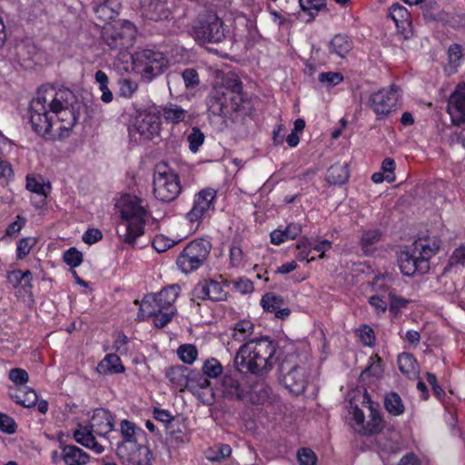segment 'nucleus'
<instances>
[{
	"label": "nucleus",
	"instance_id": "obj_1",
	"mask_svg": "<svg viewBox=\"0 0 465 465\" xmlns=\"http://www.w3.org/2000/svg\"><path fill=\"white\" fill-rule=\"evenodd\" d=\"M82 107V102L69 88L42 86L29 105L32 129L48 140L66 138L77 124Z\"/></svg>",
	"mask_w": 465,
	"mask_h": 465
},
{
	"label": "nucleus",
	"instance_id": "obj_2",
	"mask_svg": "<svg viewBox=\"0 0 465 465\" xmlns=\"http://www.w3.org/2000/svg\"><path fill=\"white\" fill-rule=\"evenodd\" d=\"M277 343L268 336L252 339L242 343L237 351L233 362L240 371L249 372L262 378L273 368Z\"/></svg>",
	"mask_w": 465,
	"mask_h": 465
},
{
	"label": "nucleus",
	"instance_id": "obj_29",
	"mask_svg": "<svg viewBox=\"0 0 465 465\" xmlns=\"http://www.w3.org/2000/svg\"><path fill=\"white\" fill-rule=\"evenodd\" d=\"M11 398L25 408L35 406L37 402L36 392L27 386L18 387L14 392H10Z\"/></svg>",
	"mask_w": 465,
	"mask_h": 465
},
{
	"label": "nucleus",
	"instance_id": "obj_62",
	"mask_svg": "<svg viewBox=\"0 0 465 465\" xmlns=\"http://www.w3.org/2000/svg\"><path fill=\"white\" fill-rule=\"evenodd\" d=\"M382 173L385 174V179L389 183L395 181V162L391 158H385L381 163Z\"/></svg>",
	"mask_w": 465,
	"mask_h": 465
},
{
	"label": "nucleus",
	"instance_id": "obj_63",
	"mask_svg": "<svg viewBox=\"0 0 465 465\" xmlns=\"http://www.w3.org/2000/svg\"><path fill=\"white\" fill-rule=\"evenodd\" d=\"M449 63L456 67L462 56L461 46L458 44H453L449 47L448 50Z\"/></svg>",
	"mask_w": 465,
	"mask_h": 465
},
{
	"label": "nucleus",
	"instance_id": "obj_43",
	"mask_svg": "<svg viewBox=\"0 0 465 465\" xmlns=\"http://www.w3.org/2000/svg\"><path fill=\"white\" fill-rule=\"evenodd\" d=\"M369 303L374 309L376 314L382 315L389 308L388 296L382 293H376L369 298Z\"/></svg>",
	"mask_w": 465,
	"mask_h": 465
},
{
	"label": "nucleus",
	"instance_id": "obj_36",
	"mask_svg": "<svg viewBox=\"0 0 465 465\" xmlns=\"http://www.w3.org/2000/svg\"><path fill=\"white\" fill-rule=\"evenodd\" d=\"M384 406L387 411L398 416L404 412V405L400 395L396 392H390L385 396Z\"/></svg>",
	"mask_w": 465,
	"mask_h": 465
},
{
	"label": "nucleus",
	"instance_id": "obj_59",
	"mask_svg": "<svg viewBox=\"0 0 465 465\" xmlns=\"http://www.w3.org/2000/svg\"><path fill=\"white\" fill-rule=\"evenodd\" d=\"M343 80V76L341 73L327 72L319 74V81L322 84H328L329 86H334L340 84Z\"/></svg>",
	"mask_w": 465,
	"mask_h": 465
},
{
	"label": "nucleus",
	"instance_id": "obj_49",
	"mask_svg": "<svg viewBox=\"0 0 465 465\" xmlns=\"http://www.w3.org/2000/svg\"><path fill=\"white\" fill-rule=\"evenodd\" d=\"M370 361L371 363L367 368H365L361 374L362 379H364V377L367 375L378 378L382 373V369L381 366V360L380 357H378V355L371 357Z\"/></svg>",
	"mask_w": 465,
	"mask_h": 465
},
{
	"label": "nucleus",
	"instance_id": "obj_14",
	"mask_svg": "<svg viewBox=\"0 0 465 465\" xmlns=\"http://www.w3.org/2000/svg\"><path fill=\"white\" fill-rule=\"evenodd\" d=\"M398 101L397 88L392 85L390 90H380L372 94L369 98V105L377 114V118L389 114L395 110Z\"/></svg>",
	"mask_w": 465,
	"mask_h": 465
},
{
	"label": "nucleus",
	"instance_id": "obj_47",
	"mask_svg": "<svg viewBox=\"0 0 465 465\" xmlns=\"http://www.w3.org/2000/svg\"><path fill=\"white\" fill-rule=\"evenodd\" d=\"M369 410L371 411V419L366 423V435L367 434H373L378 433L381 431L382 426H381V418L380 416V413L378 411L373 409L372 406H369Z\"/></svg>",
	"mask_w": 465,
	"mask_h": 465
},
{
	"label": "nucleus",
	"instance_id": "obj_55",
	"mask_svg": "<svg viewBox=\"0 0 465 465\" xmlns=\"http://www.w3.org/2000/svg\"><path fill=\"white\" fill-rule=\"evenodd\" d=\"M373 287L376 293H382L389 297L390 292H395L390 284V279L386 276H379L374 279Z\"/></svg>",
	"mask_w": 465,
	"mask_h": 465
},
{
	"label": "nucleus",
	"instance_id": "obj_6",
	"mask_svg": "<svg viewBox=\"0 0 465 465\" xmlns=\"http://www.w3.org/2000/svg\"><path fill=\"white\" fill-rule=\"evenodd\" d=\"M190 33L199 45H205L223 42L228 29L215 13L206 12L193 21Z\"/></svg>",
	"mask_w": 465,
	"mask_h": 465
},
{
	"label": "nucleus",
	"instance_id": "obj_11",
	"mask_svg": "<svg viewBox=\"0 0 465 465\" xmlns=\"http://www.w3.org/2000/svg\"><path fill=\"white\" fill-rule=\"evenodd\" d=\"M182 186L177 173L165 164H158L153 174L154 197L164 203L175 200L181 193Z\"/></svg>",
	"mask_w": 465,
	"mask_h": 465
},
{
	"label": "nucleus",
	"instance_id": "obj_42",
	"mask_svg": "<svg viewBox=\"0 0 465 465\" xmlns=\"http://www.w3.org/2000/svg\"><path fill=\"white\" fill-rule=\"evenodd\" d=\"M26 189L32 192L34 194L37 193H48L50 186H46L41 176L35 177L28 174L26 176Z\"/></svg>",
	"mask_w": 465,
	"mask_h": 465
},
{
	"label": "nucleus",
	"instance_id": "obj_8",
	"mask_svg": "<svg viewBox=\"0 0 465 465\" xmlns=\"http://www.w3.org/2000/svg\"><path fill=\"white\" fill-rule=\"evenodd\" d=\"M134 68L146 82L162 74L169 65L166 55L153 49H143L132 54Z\"/></svg>",
	"mask_w": 465,
	"mask_h": 465
},
{
	"label": "nucleus",
	"instance_id": "obj_17",
	"mask_svg": "<svg viewBox=\"0 0 465 465\" xmlns=\"http://www.w3.org/2000/svg\"><path fill=\"white\" fill-rule=\"evenodd\" d=\"M162 119L160 112L144 111L136 117L134 128L144 139H152L161 131Z\"/></svg>",
	"mask_w": 465,
	"mask_h": 465
},
{
	"label": "nucleus",
	"instance_id": "obj_38",
	"mask_svg": "<svg viewBox=\"0 0 465 465\" xmlns=\"http://www.w3.org/2000/svg\"><path fill=\"white\" fill-rule=\"evenodd\" d=\"M302 12L308 15L307 23L312 21L318 12L325 6L324 0H299Z\"/></svg>",
	"mask_w": 465,
	"mask_h": 465
},
{
	"label": "nucleus",
	"instance_id": "obj_7",
	"mask_svg": "<svg viewBox=\"0 0 465 465\" xmlns=\"http://www.w3.org/2000/svg\"><path fill=\"white\" fill-rule=\"evenodd\" d=\"M309 365L295 353H288L280 362V373L285 387L294 394H301L308 384Z\"/></svg>",
	"mask_w": 465,
	"mask_h": 465
},
{
	"label": "nucleus",
	"instance_id": "obj_16",
	"mask_svg": "<svg viewBox=\"0 0 465 465\" xmlns=\"http://www.w3.org/2000/svg\"><path fill=\"white\" fill-rule=\"evenodd\" d=\"M242 102V94H219L217 92L209 101V109L213 114L227 115L240 110Z\"/></svg>",
	"mask_w": 465,
	"mask_h": 465
},
{
	"label": "nucleus",
	"instance_id": "obj_13",
	"mask_svg": "<svg viewBox=\"0 0 465 465\" xmlns=\"http://www.w3.org/2000/svg\"><path fill=\"white\" fill-rule=\"evenodd\" d=\"M135 39L134 25L129 21H124L119 30L106 31L104 33V40L111 50L123 51L131 47Z\"/></svg>",
	"mask_w": 465,
	"mask_h": 465
},
{
	"label": "nucleus",
	"instance_id": "obj_39",
	"mask_svg": "<svg viewBox=\"0 0 465 465\" xmlns=\"http://www.w3.org/2000/svg\"><path fill=\"white\" fill-rule=\"evenodd\" d=\"M390 16L395 22L397 27H404V25H410V14L401 5L396 3L390 8Z\"/></svg>",
	"mask_w": 465,
	"mask_h": 465
},
{
	"label": "nucleus",
	"instance_id": "obj_22",
	"mask_svg": "<svg viewBox=\"0 0 465 465\" xmlns=\"http://www.w3.org/2000/svg\"><path fill=\"white\" fill-rule=\"evenodd\" d=\"M284 300L272 292L265 293L261 300L263 310L274 313L275 317L281 320H285L291 313L289 308H282Z\"/></svg>",
	"mask_w": 465,
	"mask_h": 465
},
{
	"label": "nucleus",
	"instance_id": "obj_41",
	"mask_svg": "<svg viewBox=\"0 0 465 465\" xmlns=\"http://www.w3.org/2000/svg\"><path fill=\"white\" fill-rule=\"evenodd\" d=\"M177 355L183 362L192 364L197 359L198 350L193 344H183L178 347Z\"/></svg>",
	"mask_w": 465,
	"mask_h": 465
},
{
	"label": "nucleus",
	"instance_id": "obj_51",
	"mask_svg": "<svg viewBox=\"0 0 465 465\" xmlns=\"http://www.w3.org/2000/svg\"><path fill=\"white\" fill-rule=\"evenodd\" d=\"M8 378L19 387H23L28 382L29 375L24 369L14 368L9 371Z\"/></svg>",
	"mask_w": 465,
	"mask_h": 465
},
{
	"label": "nucleus",
	"instance_id": "obj_53",
	"mask_svg": "<svg viewBox=\"0 0 465 465\" xmlns=\"http://www.w3.org/2000/svg\"><path fill=\"white\" fill-rule=\"evenodd\" d=\"M36 241L32 237H25L21 239L17 243L16 256L18 259H24L31 251L32 247L35 244Z\"/></svg>",
	"mask_w": 465,
	"mask_h": 465
},
{
	"label": "nucleus",
	"instance_id": "obj_61",
	"mask_svg": "<svg viewBox=\"0 0 465 465\" xmlns=\"http://www.w3.org/2000/svg\"><path fill=\"white\" fill-rule=\"evenodd\" d=\"M450 267L454 265H465V243L455 249L448 262Z\"/></svg>",
	"mask_w": 465,
	"mask_h": 465
},
{
	"label": "nucleus",
	"instance_id": "obj_4",
	"mask_svg": "<svg viewBox=\"0 0 465 465\" xmlns=\"http://www.w3.org/2000/svg\"><path fill=\"white\" fill-rule=\"evenodd\" d=\"M143 203L142 199L132 195L122 199L120 210L122 222L117 233L127 243L134 244L135 240L144 232L149 213Z\"/></svg>",
	"mask_w": 465,
	"mask_h": 465
},
{
	"label": "nucleus",
	"instance_id": "obj_57",
	"mask_svg": "<svg viewBox=\"0 0 465 465\" xmlns=\"http://www.w3.org/2000/svg\"><path fill=\"white\" fill-rule=\"evenodd\" d=\"M175 242L164 235H157L153 241V247L157 252H163L173 247Z\"/></svg>",
	"mask_w": 465,
	"mask_h": 465
},
{
	"label": "nucleus",
	"instance_id": "obj_34",
	"mask_svg": "<svg viewBox=\"0 0 465 465\" xmlns=\"http://www.w3.org/2000/svg\"><path fill=\"white\" fill-rule=\"evenodd\" d=\"M97 370L100 373H121L124 371L121 360L116 354H107L98 364Z\"/></svg>",
	"mask_w": 465,
	"mask_h": 465
},
{
	"label": "nucleus",
	"instance_id": "obj_23",
	"mask_svg": "<svg viewBox=\"0 0 465 465\" xmlns=\"http://www.w3.org/2000/svg\"><path fill=\"white\" fill-rule=\"evenodd\" d=\"M121 6L120 0H97L94 12L99 20L109 23L119 14Z\"/></svg>",
	"mask_w": 465,
	"mask_h": 465
},
{
	"label": "nucleus",
	"instance_id": "obj_32",
	"mask_svg": "<svg viewBox=\"0 0 465 465\" xmlns=\"http://www.w3.org/2000/svg\"><path fill=\"white\" fill-rule=\"evenodd\" d=\"M254 325L247 320L240 321L235 323L232 333V341L238 342H246L252 340L253 334Z\"/></svg>",
	"mask_w": 465,
	"mask_h": 465
},
{
	"label": "nucleus",
	"instance_id": "obj_15",
	"mask_svg": "<svg viewBox=\"0 0 465 465\" xmlns=\"http://www.w3.org/2000/svg\"><path fill=\"white\" fill-rule=\"evenodd\" d=\"M227 299V292L221 282L213 279L200 281L192 291V302L211 300L222 302Z\"/></svg>",
	"mask_w": 465,
	"mask_h": 465
},
{
	"label": "nucleus",
	"instance_id": "obj_46",
	"mask_svg": "<svg viewBox=\"0 0 465 465\" xmlns=\"http://www.w3.org/2000/svg\"><path fill=\"white\" fill-rule=\"evenodd\" d=\"M183 84L187 90H193L200 84V77L193 68H186L181 73Z\"/></svg>",
	"mask_w": 465,
	"mask_h": 465
},
{
	"label": "nucleus",
	"instance_id": "obj_44",
	"mask_svg": "<svg viewBox=\"0 0 465 465\" xmlns=\"http://www.w3.org/2000/svg\"><path fill=\"white\" fill-rule=\"evenodd\" d=\"M450 268L449 265L445 267L443 272L438 277V282L441 285L439 291L446 294H453L457 290L454 281L448 276Z\"/></svg>",
	"mask_w": 465,
	"mask_h": 465
},
{
	"label": "nucleus",
	"instance_id": "obj_31",
	"mask_svg": "<svg viewBox=\"0 0 465 465\" xmlns=\"http://www.w3.org/2000/svg\"><path fill=\"white\" fill-rule=\"evenodd\" d=\"M352 48V42L348 36L336 35L330 42L329 49L331 54L344 58Z\"/></svg>",
	"mask_w": 465,
	"mask_h": 465
},
{
	"label": "nucleus",
	"instance_id": "obj_45",
	"mask_svg": "<svg viewBox=\"0 0 465 465\" xmlns=\"http://www.w3.org/2000/svg\"><path fill=\"white\" fill-rule=\"evenodd\" d=\"M203 372L207 378H217L223 372V365L215 358L207 359L203 365Z\"/></svg>",
	"mask_w": 465,
	"mask_h": 465
},
{
	"label": "nucleus",
	"instance_id": "obj_50",
	"mask_svg": "<svg viewBox=\"0 0 465 465\" xmlns=\"http://www.w3.org/2000/svg\"><path fill=\"white\" fill-rule=\"evenodd\" d=\"M64 262L72 268L78 267L83 262V254L76 248L72 247L64 254Z\"/></svg>",
	"mask_w": 465,
	"mask_h": 465
},
{
	"label": "nucleus",
	"instance_id": "obj_40",
	"mask_svg": "<svg viewBox=\"0 0 465 465\" xmlns=\"http://www.w3.org/2000/svg\"><path fill=\"white\" fill-rule=\"evenodd\" d=\"M389 311L393 317L401 313V310L406 308L411 302L410 300L401 296H397L395 292H389Z\"/></svg>",
	"mask_w": 465,
	"mask_h": 465
},
{
	"label": "nucleus",
	"instance_id": "obj_24",
	"mask_svg": "<svg viewBox=\"0 0 465 465\" xmlns=\"http://www.w3.org/2000/svg\"><path fill=\"white\" fill-rule=\"evenodd\" d=\"M191 370L183 365L172 366L166 371V377L173 387L183 391L188 386Z\"/></svg>",
	"mask_w": 465,
	"mask_h": 465
},
{
	"label": "nucleus",
	"instance_id": "obj_9",
	"mask_svg": "<svg viewBox=\"0 0 465 465\" xmlns=\"http://www.w3.org/2000/svg\"><path fill=\"white\" fill-rule=\"evenodd\" d=\"M212 247V242L204 238L191 241L176 258L178 269L185 274L198 270L206 262Z\"/></svg>",
	"mask_w": 465,
	"mask_h": 465
},
{
	"label": "nucleus",
	"instance_id": "obj_10",
	"mask_svg": "<svg viewBox=\"0 0 465 465\" xmlns=\"http://www.w3.org/2000/svg\"><path fill=\"white\" fill-rule=\"evenodd\" d=\"M120 431L122 440L116 443L118 456L128 460H135L137 453L142 449L144 448L146 451H149L143 443L145 439V432L135 423L128 420H123L120 423Z\"/></svg>",
	"mask_w": 465,
	"mask_h": 465
},
{
	"label": "nucleus",
	"instance_id": "obj_37",
	"mask_svg": "<svg viewBox=\"0 0 465 465\" xmlns=\"http://www.w3.org/2000/svg\"><path fill=\"white\" fill-rule=\"evenodd\" d=\"M36 53V46L30 40L22 41L15 46L16 56L20 61L23 62L32 60Z\"/></svg>",
	"mask_w": 465,
	"mask_h": 465
},
{
	"label": "nucleus",
	"instance_id": "obj_28",
	"mask_svg": "<svg viewBox=\"0 0 465 465\" xmlns=\"http://www.w3.org/2000/svg\"><path fill=\"white\" fill-rule=\"evenodd\" d=\"M349 170L347 163H336L332 164L327 171L326 181L330 184L341 185L349 179Z\"/></svg>",
	"mask_w": 465,
	"mask_h": 465
},
{
	"label": "nucleus",
	"instance_id": "obj_58",
	"mask_svg": "<svg viewBox=\"0 0 465 465\" xmlns=\"http://www.w3.org/2000/svg\"><path fill=\"white\" fill-rule=\"evenodd\" d=\"M212 454L207 455V459L213 461H219L223 460L231 455L232 449L228 444H221L218 447V450H211Z\"/></svg>",
	"mask_w": 465,
	"mask_h": 465
},
{
	"label": "nucleus",
	"instance_id": "obj_54",
	"mask_svg": "<svg viewBox=\"0 0 465 465\" xmlns=\"http://www.w3.org/2000/svg\"><path fill=\"white\" fill-rule=\"evenodd\" d=\"M352 419L354 423L352 425L355 431L366 435V424L364 422L365 417L363 411L355 406L352 411Z\"/></svg>",
	"mask_w": 465,
	"mask_h": 465
},
{
	"label": "nucleus",
	"instance_id": "obj_33",
	"mask_svg": "<svg viewBox=\"0 0 465 465\" xmlns=\"http://www.w3.org/2000/svg\"><path fill=\"white\" fill-rule=\"evenodd\" d=\"M211 382L203 372H198L191 370L190 377H188V386L186 389L193 393H197L200 389H210V392L213 395Z\"/></svg>",
	"mask_w": 465,
	"mask_h": 465
},
{
	"label": "nucleus",
	"instance_id": "obj_48",
	"mask_svg": "<svg viewBox=\"0 0 465 465\" xmlns=\"http://www.w3.org/2000/svg\"><path fill=\"white\" fill-rule=\"evenodd\" d=\"M204 138L205 136L203 133L198 127H193L191 133L187 135L190 150L193 153H196L203 143Z\"/></svg>",
	"mask_w": 465,
	"mask_h": 465
},
{
	"label": "nucleus",
	"instance_id": "obj_56",
	"mask_svg": "<svg viewBox=\"0 0 465 465\" xmlns=\"http://www.w3.org/2000/svg\"><path fill=\"white\" fill-rule=\"evenodd\" d=\"M297 458L300 465H315L317 457L315 453L308 448H302L298 450Z\"/></svg>",
	"mask_w": 465,
	"mask_h": 465
},
{
	"label": "nucleus",
	"instance_id": "obj_21",
	"mask_svg": "<svg viewBox=\"0 0 465 465\" xmlns=\"http://www.w3.org/2000/svg\"><path fill=\"white\" fill-rule=\"evenodd\" d=\"M178 284L169 285L155 294H148V301L154 302L161 310H175L174 302L179 295Z\"/></svg>",
	"mask_w": 465,
	"mask_h": 465
},
{
	"label": "nucleus",
	"instance_id": "obj_12",
	"mask_svg": "<svg viewBox=\"0 0 465 465\" xmlns=\"http://www.w3.org/2000/svg\"><path fill=\"white\" fill-rule=\"evenodd\" d=\"M216 191L211 188L201 190L195 194L193 204L186 218L192 223H197V226L204 218L209 217L214 211V200Z\"/></svg>",
	"mask_w": 465,
	"mask_h": 465
},
{
	"label": "nucleus",
	"instance_id": "obj_52",
	"mask_svg": "<svg viewBox=\"0 0 465 465\" xmlns=\"http://www.w3.org/2000/svg\"><path fill=\"white\" fill-rule=\"evenodd\" d=\"M176 310H161L153 314L154 325L158 328L166 326L173 319Z\"/></svg>",
	"mask_w": 465,
	"mask_h": 465
},
{
	"label": "nucleus",
	"instance_id": "obj_19",
	"mask_svg": "<svg viewBox=\"0 0 465 465\" xmlns=\"http://www.w3.org/2000/svg\"><path fill=\"white\" fill-rule=\"evenodd\" d=\"M141 15L152 21L168 19L171 10L166 0H140Z\"/></svg>",
	"mask_w": 465,
	"mask_h": 465
},
{
	"label": "nucleus",
	"instance_id": "obj_5",
	"mask_svg": "<svg viewBox=\"0 0 465 465\" xmlns=\"http://www.w3.org/2000/svg\"><path fill=\"white\" fill-rule=\"evenodd\" d=\"M440 249L436 240H418L406 250L398 252V264L401 272L406 276L416 273H426L430 270V259Z\"/></svg>",
	"mask_w": 465,
	"mask_h": 465
},
{
	"label": "nucleus",
	"instance_id": "obj_30",
	"mask_svg": "<svg viewBox=\"0 0 465 465\" xmlns=\"http://www.w3.org/2000/svg\"><path fill=\"white\" fill-rule=\"evenodd\" d=\"M381 239V232L379 229L364 231L361 237V247L365 255H371L377 249V244Z\"/></svg>",
	"mask_w": 465,
	"mask_h": 465
},
{
	"label": "nucleus",
	"instance_id": "obj_64",
	"mask_svg": "<svg viewBox=\"0 0 465 465\" xmlns=\"http://www.w3.org/2000/svg\"><path fill=\"white\" fill-rule=\"evenodd\" d=\"M0 430L6 433H14L15 431V420L6 414L0 413Z\"/></svg>",
	"mask_w": 465,
	"mask_h": 465
},
{
	"label": "nucleus",
	"instance_id": "obj_27",
	"mask_svg": "<svg viewBox=\"0 0 465 465\" xmlns=\"http://www.w3.org/2000/svg\"><path fill=\"white\" fill-rule=\"evenodd\" d=\"M62 454L66 465H84L89 460L87 453L74 445L64 446Z\"/></svg>",
	"mask_w": 465,
	"mask_h": 465
},
{
	"label": "nucleus",
	"instance_id": "obj_20",
	"mask_svg": "<svg viewBox=\"0 0 465 465\" xmlns=\"http://www.w3.org/2000/svg\"><path fill=\"white\" fill-rule=\"evenodd\" d=\"M114 417L105 409L96 410L91 420V430L101 437H106L114 430Z\"/></svg>",
	"mask_w": 465,
	"mask_h": 465
},
{
	"label": "nucleus",
	"instance_id": "obj_60",
	"mask_svg": "<svg viewBox=\"0 0 465 465\" xmlns=\"http://www.w3.org/2000/svg\"><path fill=\"white\" fill-rule=\"evenodd\" d=\"M296 248L298 250L296 258L299 261L306 260L308 259V255L312 251V242L307 238H303L296 243Z\"/></svg>",
	"mask_w": 465,
	"mask_h": 465
},
{
	"label": "nucleus",
	"instance_id": "obj_18",
	"mask_svg": "<svg viewBox=\"0 0 465 465\" xmlns=\"http://www.w3.org/2000/svg\"><path fill=\"white\" fill-rule=\"evenodd\" d=\"M447 111L454 125L465 123V83L459 84L448 101Z\"/></svg>",
	"mask_w": 465,
	"mask_h": 465
},
{
	"label": "nucleus",
	"instance_id": "obj_25",
	"mask_svg": "<svg viewBox=\"0 0 465 465\" xmlns=\"http://www.w3.org/2000/svg\"><path fill=\"white\" fill-rule=\"evenodd\" d=\"M160 112L166 123L178 124L185 121L189 117V112L181 105L173 103H167Z\"/></svg>",
	"mask_w": 465,
	"mask_h": 465
},
{
	"label": "nucleus",
	"instance_id": "obj_3",
	"mask_svg": "<svg viewBox=\"0 0 465 465\" xmlns=\"http://www.w3.org/2000/svg\"><path fill=\"white\" fill-rule=\"evenodd\" d=\"M237 369L234 372L225 373L217 387L218 392L227 401H238L252 404H262L270 394V389L263 383L250 385L243 381L242 373Z\"/></svg>",
	"mask_w": 465,
	"mask_h": 465
},
{
	"label": "nucleus",
	"instance_id": "obj_26",
	"mask_svg": "<svg viewBox=\"0 0 465 465\" xmlns=\"http://www.w3.org/2000/svg\"><path fill=\"white\" fill-rule=\"evenodd\" d=\"M94 431L86 427H82L74 432V439L79 444L93 450L96 453L104 451V446L97 442L94 436Z\"/></svg>",
	"mask_w": 465,
	"mask_h": 465
},
{
	"label": "nucleus",
	"instance_id": "obj_35",
	"mask_svg": "<svg viewBox=\"0 0 465 465\" xmlns=\"http://www.w3.org/2000/svg\"><path fill=\"white\" fill-rule=\"evenodd\" d=\"M398 367L401 372L409 378L417 373V361L411 353H401L398 356Z\"/></svg>",
	"mask_w": 465,
	"mask_h": 465
}]
</instances>
